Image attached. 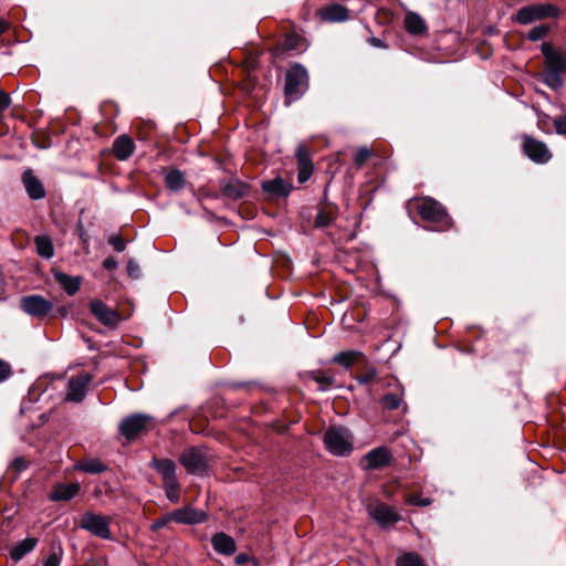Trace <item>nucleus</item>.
<instances>
[{
    "label": "nucleus",
    "instance_id": "f257e3e1",
    "mask_svg": "<svg viewBox=\"0 0 566 566\" xmlns=\"http://www.w3.org/2000/svg\"><path fill=\"white\" fill-rule=\"evenodd\" d=\"M542 53L545 57L544 83L553 90L563 86V74L566 73V52L555 50L548 42L542 44Z\"/></svg>",
    "mask_w": 566,
    "mask_h": 566
},
{
    "label": "nucleus",
    "instance_id": "f03ea898",
    "mask_svg": "<svg viewBox=\"0 0 566 566\" xmlns=\"http://www.w3.org/2000/svg\"><path fill=\"white\" fill-rule=\"evenodd\" d=\"M308 87V74L301 64L292 65L285 74V104L300 99Z\"/></svg>",
    "mask_w": 566,
    "mask_h": 566
},
{
    "label": "nucleus",
    "instance_id": "7ed1b4c3",
    "mask_svg": "<svg viewBox=\"0 0 566 566\" xmlns=\"http://www.w3.org/2000/svg\"><path fill=\"white\" fill-rule=\"evenodd\" d=\"M324 444L333 455L345 457L353 451V437L344 427H331L324 433Z\"/></svg>",
    "mask_w": 566,
    "mask_h": 566
},
{
    "label": "nucleus",
    "instance_id": "20e7f679",
    "mask_svg": "<svg viewBox=\"0 0 566 566\" xmlns=\"http://www.w3.org/2000/svg\"><path fill=\"white\" fill-rule=\"evenodd\" d=\"M155 427L154 418L146 413H133L122 419L118 431L127 440L148 432Z\"/></svg>",
    "mask_w": 566,
    "mask_h": 566
},
{
    "label": "nucleus",
    "instance_id": "39448f33",
    "mask_svg": "<svg viewBox=\"0 0 566 566\" xmlns=\"http://www.w3.org/2000/svg\"><path fill=\"white\" fill-rule=\"evenodd\" d=\"M179 462L188 473L202 475L208 469V454L205 448H188L180 454Z\"/></svg>",
    "mask_w": 566,
    "mask_h": 566
},
{
    "label": "nucleus",
    "instance_id": "423d86ee",
    "mask_svg": "<svg viewBox=\"0 0 566 566\" xmlns=\"http://www.w3.org/2000/svg\"><path fill=\"white\" fill-rule=\"evenodd\" d=\"M111 518L93 512H85L80 520V527L103 539H109L112 532L109 528Z\"/></svg>",
    "mask_w": 566,
    "mask_h": 566
},
{
    "label": "nucleus",
    "instance_id": "0eeeda50",
    "mask_svg": "<svg viewBox=\"0 0 566 566\" xmlns=\"http://www.w3.org/2000/svg\"><path fill=\"white\" fill-rule=\"evenodd\" d=\"M558 13V9L553 4H532L520 9L515 20L521 24H528L544 18H556Z\"/></svg>",
    "mask_w": 566,
    "mask_h": 566
},
{
    "label": "nucleus",
    "instance_id": "6e6552de",
    "mask_svg": "<svg viewBox=\"0 0 566 566\" xmlns=\"http://www.w3.org/2000/svg\"><path fill=\"white\" fill-rule=\"evenodd\" d=\"M418 213L424 221L438 223L442 227L449 223V216L444 208L432 198H423L417 206Z\"/></svg>",
    "mask_w": 566,
    "mask_h": 566
},
{
    "label": "nucleus",
    "instance_id": "1a4fd4ad",
    "mask_svg": "<svg viewBox=\"0 0 566 566\" xmlns=\"http://www.w3.org/2000/svg\"><path fill=\"white\" fill-rule=\"evenodd\" d=\"M21 308L32 317L43 318L53 310V303L41 295H28L21 298Z\"/></svg>",
    "mask_w": 566,
    "mask_h": 566
},
{
    "label": "nucleus",
    "instance_id": "9d476101",
    "mask_svg": "<svg viewBox=\"0 0 566 566\" xmlns=\"http://www.w3.org/2000/svg\"><path fill=\"white\" fill-rule=\"evenodd\" d=\"M90 311L101 324L111 328L116 327L123 321L120 314L107 306L102 300H92Z\"/></svg>",
    "mask_w": 566,
    "mask_h": 566
},
{
    "label": "nucleus",
    "instance_id": "9b49d317",
    "mask_svg": "<svg viewBox=\"0 0 566 566\" xmlns=\"http://www.w3.org/2000/svg\"><path fill=\"white\" fill-rule=\"evenodd\" d=\"M220 191L223 198L237 201L250 196L251 187L235 177L220 180Z\"/></svg>",
    "mask_w": 566,
    "mask_h": 566
},
{
    "label": "nucleus",
    "instance_id": "f8f14e48",
    "mask_svg": "<svg viewBox=\"0 0 566 566\" xmlns=\"http://www.w3.org/2000/svg\"><path fill=\"white\" fill-rule=\"evenodd\" d=\"M93 377L87 373H82L76 377H71L67 381V391L65 400L81 402L87 392V388Z\"/></svg>",
    "mask_w": 566,
    "mask_h": 566
},
{
    "label": "nucleus",
    "instance_id": "ddd939ff",
    "mask_svg": "<svg viewBox=\"0 0 566 566\" xmlns=\"http://www.w3.org/2000/svg\"><path fill=\"white\" fill-rule=\"evenodd\" d=\"M523 150L532 161L537 164H546L552 158L546 144L530 136L524 137Z\"/></svg>",
    "mask_w": 566,
    "mask_h": 566
},
{
    "label": "nucleus",
    "instance_id": "4468645a",
    "mask_svg": "<svg viewBox=\"0 0 566 566\" xmlns=\"http://www.w3.org/2000/svg\"><path fill=\"white\" fill-rule=\"evenodd\" d=\"M369 514L381 527L392 525L400 520V515L392 507L384 503L370 505Z\"/></svg>",
    "mask_w": 566,
    "mask_h": 566
},
{
    "label": "nucleus",
    "instance_id": "2eb2a0df",
    "mask_svg": "<svg viewBox=\"0 0 566 566\" xmlns=\"http://www.w3.org/2000/svg\"><path fill=\"white\" fill-rule=\"evenodd\" d=\"M170 517L179 524H200L207 521L208 515L192 506H184L170 512Z\"/></svg>",
    "mask_w": 566,
    "mask_h": 566
},
{
    "label": "nucleus",
    "instance_id": "dca6fc26",
    "mask_svg": "<svg viewBox=\"0 0 566 566\" xmlns=\"http://www.w3.org/2000/svg\"><path fill=\"white\" fill-rule=\"evenodd\" d=\"M392 454L386 447H377L367 452L364 457L366 469L377 470L387 467L392 461Z\"/></svg>",
    "mask_w": 566,
    "mask_h": 566
},
{
    "label": "nucleus",
    "instance_id": "f3484780",
    "mask_svg": "<svg viewBox=\"0 0 566 566\" xmlns=\"http://www.w3.org/2000/svg\"><path fill=\"white\" fill-rule=\"evenodd\" d=\"M22 182L30 199L40 200L45 197L46 192L42 181L33 174L31 169H27L22 174Z\"/></svg>",
    "mask_w": 566,
    "mask_h": 566
},
{
    "label": "nucleus",
    "instance_id": "a211bd4d",
    "mask_svg": "<svg viewBox=\"0 0 566 566\" xmlns=\"http://www.w3.org/2000/svg\"><path fill=\"white\" fill-rule=\"evenodd\" d=\"M292 186L281 177L262 182V190L271 197H286L290 195Z\"/></svg>",
    "mask_w": 566,
    "mask_h": 566
},
{
    "label": "nucleus",
    "instance_id": "6ab92c4d",
    "mask_svg": "<svg viewBox=\"0 0 566 566\" xmlns=\"http://www.w3.org/2000/svg\"><path fill=\"white\" fill-rule=\"evenodd\" d=\"M134 150V140L127 135L118 136L113 143V154L118 160H127Z\"/></svg>",
    "mask_w": 566,
    "mask_h": 566
},
{
    "label": "nucleus",
    "instance_id": "aec40b11",
    "mask_svg": "<svg viewBox=\"0 0 566 566\" xmlns=\"http://www.w3.org/2000/svg\"><path fill=\"white\" fill-rule=\"evenodd\" d=\"M295 156L298 164V180L305 182L312 175L313 164L307 153V149L300 145L296 148Z\"/></svg>",
    "mask_w": 566,
    "mask_h": 566
},
{
    "label": "nucleus",
    "instance_id": "412c9836",
    "mask_svg": "<svg viewBox=\"0 0 566 566\" xmlns=\"http://www.w3.org/2000/svg\"><path fill=\"white\" fill-rule=\"evenodd\" d=\"M211 544L213 549L221 555L230 556L237 549L234 539L223 532L214 534L211 538Z\"/></svg>",
    "mask_w": 566,
    "mask_h": 566
},
{
    "label": "nucleus",
    "instance_id": "4be33fe9",
    "mask_svg": "<svg viewBox=\"0 0 566 566\" xmlns=\"http://www.w3.org/2000/svg\"><path fill=\"white\" fill-rule=\"evenodd\" d=\"M150 467L157 470V472L161 475L164 483L177 480L176 464L174 461L169 459L153 458L150 461Z\"/></svg>",
    "mask_w": 566,
    "mask_h": 566
},
{
    "label": "nucleus",
    "instance_id": "5701e85b",
    "mask_svg": "<svg viewBox=\"0 0 566 566\" xmlns=\"http://www.w3.org/2000/svg\"><path fill=\"white\" fill-rule=\"evenodd\" d=\"M38 545V539L35 537H28L19 543H17L10 551V558L13 562L21 560L27 554L32 552Z\"/></svg>",
    "mask_w": 566,
    "mask_h": 566
},
{
    "label": "nucleus",
    "instance_id": "b1692460",
    "mask_svg": "<svg viewBox=\"0 0 566 566\" xmlns=\"http://www.w3.org/2000/svg\"><path fill=\"white\" fill-rule=\"evenodd\" d=\"M405 389L402 386L397 385L395 389L387 392L381 398V406L388 410L398 409L403 402Z\"/></svg>",
    "mask_w": 566,
    "mask_h": 566
},
{
    "label": "nucleus",
    "instance_id": "393cba45",
    "mask_svg": "<svg viewBox=\"0 0 566 566\" xmlns=\"http://www.w3.org/2000/svg\"><path fill=\"white\" fill-rule=\"evenodd\" d=\"M54 279L69 295H74L81 285L78 276H70L63 272H54Z\"/></svg>",
    "mask_w": 566,
    "mask_h": 566
},
{
    "label": "nucleus",
    "instance_id": "a878e982",
    "mask_svg": "<svg viewBox=\"0 0 566 566\" xmlns=\"http://www.w3.org/2000/svg\"><path fill=\"white\" fill-rule=\"evenodd\" d=\"M322 19L329 22H342L348 17V10L340 4H332L321 11Z\"/></svg>",
    "mask_w": 566,
    "mask_h": 566
},
{
    "label": "nucleus",
    "instance_id": "bb28decb",
    "mask_svg": "<svg viewBox=\"0 0 566 566\" xmlns=\"http://www.w3.org/2000/svg\"><path fill=\"white\" fill-rule=\"evenodd\" d=\"M36 253L44 259L54 256V245L49 235H36L34 238Z\"/></svg>",
    "mask_w": 566,
    "mask_h": 566
},
{
    "label": "nucleus",
    "instance_id": "cd10ccee",
    "mask_svg": "<svg viewBox=\"0 0 566 566\" xmlns=\"http://www.w3.org/2000/svg\"><path fill=\"white\" fill-rule=\"evenodd\" d=\"M405 28L411 34H421L426 31V23L419 14L409 12L405 18Z\"/></svg>",
    "mask_w": 566,
    "mask_h": 566
},
{
    "label": "nucleus",
    "instance_id": "c85d7f7f",
    "mask_svg": "<svg viewBox=\"0 0 566 566\" xmlns=\"http://www.w3.org/2000/svg\"><path fill=\"white\" fill-rule=\"evenodd\" d=\"M80 491L77 483H71L67 485H59L52 493L51 499L54 501H69L73 499Z\"/></svg>",
    "mask_w": 566,
    "mask_h": 566
},
{
    "label": "nucleus",
    "instance_id": "c756f323",
    "mask_svg": "<svg viewBox=\"0 0 566 566\" xmlns=\"http://www.w3.org/2000/svg\"><path fill=\"white\" fill-rule=\"evenodd\" d=\"M166 187L172 191L180 190L185 185V177L180 170H171L165 176Z\"/></svg>",
    "mask_w": 566,
    "mask_h": 566
},
{
    "label": "nucleus",
    "instance_id": "7c9ffc66",
    "mask_svg": "<svg viewBox=\"0 0 566 566\" xmlns=\"http://www.w3.org/2000/svg\"><path fill=\"white\" fill-rule=\"evenodd\" d=\"M77 470L90 474H97L106 471V465L97 459H88L75 467Z\"/></svg>",
    "mask_w": 566,
    "mask_h": 566
},
{
    "label": "nucleus",
    "instance_id": "2f4dec72",
    "mask_svg": "<svg viewBox=\"0 0 566 566\" xmlns=\"http://www.w3.org/2000/svg\"><path fill=\"white\" fill-rule=\"evenodd\" d=\"M335 212L332 206H325L321 208L315 218L316 227H327L335 220Z\"/></svg>",
    "mask_w": 566,
    "mask_h": 566
},
{
    "label": "nucleus",
    "instance_id": "473e14b6",
    "mask_svg": "<svg viewBox=\"0 0 566 566\" xmlns=\"http://www.w3.org/2000/svg\"><path fill=\"white\" fill-rule=\"evenodd\" d=\"M396 566H426L422 557L413 552L397 557Z\"/></svg>",
    "mask_w": 566,
    "mask_h": 566
},
{
    "label": "nucleus",
    "instance_id": "72a5a7b5",
    "mask_svg": "<svg viewBox=\"0 0 566 566\" xmlns=\"http://www.w3.org/2000/svg\"><path fill=\"white\" fill-rule=\"evenodd\" d=\"M359 356H361V353L359 352H342L333 358V361L344 366L345 368H349Z\"/></svg>",
    "mask_w": 566,
    "mask_h": 566
},
{
    "label": "nucleus",
    "instance_id": "f704fd0d",
    "mask_svg": "<svg viewBox=\"0 0 566 566\" xmlns=\"http://www.w3.org/2000/svg\"><path fill=\"white\" fill-rule=\"evenodd\" d=\"M63 558V547L61 544L51 547L49 556L42 566H60Z\"/></svg>",
    "mask_w": 566,
    "mask_h": 566
},
{
    "label": "nucleus",
    "instance_id": "c9c22d12",
    "mask_svg": "<svg viewBox=\"0 0 566 566\" xmlns=\"http://www.w3.org/2000/svg\"><path fill=\"white\" fill-rule=\"evenodd\" d=\"M166 497L171 503H178L180 499V484L178 480L164 483Z\"/></svg>",
    "mask_w": 566,
    "mask_h": 566
},
{
    "label": "nucleus",
    "instance_id": "e433bc0d",
    "mask_svg": "<svg viewBox=\"0 0 566 566\" xmlns=\"http://www.w3.org/2000/svg\"><path fill=\"white\" fill-rule=\"evenodd\" d=\"M371 156L373 150L367 146L359 147L354 157V164L356 168H361Z\"/></svg>",
    "mask_w": 566,
    "mask_h": 566
},
{
    "label": "nucleus",
    "instance_id": "4c0bfd02",
    "mask_svg": "<svg viewBox=\"0 0 566 566\" xmlns=\"http://www.w3.org/2000/svg\"><path fill=\"white\" fill-rule=\"evenodd\" d=\"M312 378L319 385V389L323 391L328 390L334 384V377L327 374H313Z\"/></svg>",
    "mask_w": 566,
    "mask_h": 566
},
{
    "label": "nucleus",
    "instance_id": "58836bf2",
    "mask_svg": "<svg viewBox=\"0 0 566 566\" xmlns=\"http://www.w3.org/2000/svg\"><path fill=\"white\" fill-rule=\"evenodd\" d=\"M548 32V27L546 25H536L534 28H532L527 34V39L530 41H538L541 39H543L544 36H546Z\"/></svg>",
    "mask_w": 566,
    "mask_h": 566
},
{
    "label": "nucleus",
    "instance_id": "ea45409f",
    "mask_svg": "<svg viewBox=\"0 0 566 566\" xmlns=\"http://www.w3.org/2000/svg\"><path fill=\"white\" fill-rule=\"evenodd\" d=\"M30 465V462L25 460L23 457H17L10 464V470L14 471L17 474L27 470Z\"/></svg>",
    "mask_w": 566,
    "mask_h": 566
},
{
    "label": "nucleus",
    "instance_id": "a19ab883",
    "mask_svg": "<svg viewBox=\"0 0 566 566\" xmlns=\"http://www.w3.org/2000/svg\"><path fill=\"white\" fill-rule=\"evenodd\" d=\"M553 125L558 135L566 137V114L555 117Z\"/></svg>",
    "mask_w": 566,
    "mask_h": 566
},
{
    "label": "nucleus",
    "instance_id": "79ce46f5",
    "mask_svg": "<svg viewBox=\"0 0 566 566\" xmlns=\"http://www.w3.org/2000/svg\"><path fill=\"white\" fill-rule=\"evenodd\" d=\"M108 243L117 252H123L126 249L125 241L117 234H113L108 238Z\"/></svg>",
    "mask_w": 566,
    "mask_h": 566
},
{
    "label": "nucleus",
    "instance_id": "37998d69",
    "mask_svg": "<svg viewBox=\"0 0 566 566\" xmlns=\"http://www.w3.org/2000/svg\"><path fill=\"white\" fill-rule=\"evenodd\" d=\"M127 273L133 279H138L140 276V268L136 260H134V259L128 260Z\"/></svg>",
    "mask_w": 566,
    "mask_h": 566
},
{
    "label": "nucleus",
    "instance_id": "c03bdc74",
    "mask_svg": "<svg viewBox=\"0 0 566 566\" xmlns=\"http://www.w3.org/2000/svg\"><path fill=\"white\" fill-rule=\"evenodd\" d=\"M431 502L432 501L429 497L423 499L417 494H411L408 497V503L411 505H417V506H428L431 504Z\"/></svg>",
    "mask_w": 566,
    "mask_h": 566
},
{
    "label": "nucleus",
    "instance_id": "a18cd8bd",
    "mask_svg": "<svg viewBox=\"0 0 566 566\" xmlns=\"http://www.w3.org/2000/svg\"><path fill=\"white\" fill-rule=\"evenodd\" d=\"M172 521V518L170 517V513L161 516L160 518L156 520L153 522L150 528L151 531L156 532V531H159L160 528H163L164 526H166V524L168 522Z\"/></svg>",
    "mask_w": 566,
    "mask_h": 566
},
{
    "label": "nucleus",
    "instance_id": "49530a36",
    "mask_svg": "<svg viewBox=\"0 0 566 566\" xmlns=\"http://www.w3.org/2000/svg\"><path fill=\"white\" fill-rule=\"evenodd\" d=\"M11 374V367L8 363L0 359V381L6 380Z\"/></svg>",
    "mask_w": 566,
    "mask_h": 566
},
{
    "label": "nucleus",
    "instance_id": "de8ad7c7",
    "mask_svg": "<svg viewBox=\"0 0 566 566\" xmlns=\"http://www.w3.org/2000/svg\"><path fill=\"white\" fill-rule=\"evenodd\" d=\"M376 377V370H369L365 375L359 376L357 379L360 384H368Z\"/></svg>",
    "mask_w": 566,
    "mask_h": 566
},
{
    "label": "nucleus",
    "instance_id": "09e8293b",
    "mask_svg": "<svg viewBox=\"0 0 566 566\" xmlns=\"http://www.w3.org/2000/svg\"><path fill=\"white\" fill-rule=\"evenodd\" d=\"M118 263L113 256H108L104 260L103 266L108 271H113L117 268Z\"/></svg>",
    "mask_w": 566,
    "mask_h": 566
},
{
    "label": "nucleus",
    "instance_id": "8fccbe9b",
    "mask_svg": "<svg viewBox=\"0 0 566 566\" xmlns=\"http://www.w3.org/2000/svg\"><path fill=\"white\" fill-rule=\"evenodd\" d=\"M10 106V97L4 92L0 91V111Z\"/></svg>",
    "mask_w": 566,
    "mask_h": 566
},
{
    "label": "nucleus",
    "instance_id": "3c124183",
    "mask_svg": "<svg viewBox=\"0 0 566 566\" xmlns=\"http://www.w3.org/2000/svg\"><path fill=\"white\" fill-rule=\"evenodd\" d=\"M249 560H250V557L247 554H239L235 556V563L238 565L245 564Z\"/></svg>",
    "mask_w": 566,
    "mask_h": 566
},
{
    "label": "nucleus",
    "instance_id": "603ef678",
    "mask_svg": "<svg viewBox=\"0 0 566 566\" xmlns=\"http://www.w3.org/2000/svg\"><path fill=\"white\" fill-rule=\"evenodd\" d=\"M370 43L376 46V48H386V45L384 44V42L378 39V38H371L370 39Z\"/></svg>",
    "mask_w": 566,
    "mask_h": 566
},
{
    "label": "nucleus",
    "instance_id": "864d4df0",
    "mask_svg": "<svg viewBox=\"0 0 566 566\" xmlns=\"http://www.w3.org/2000/svg\"><path fill=\"white\" fill-rule=\"evenodd\" d=\"M7 29V23L0 19V35L6 31Z\"/></svg>",
    "mask_w": 566,
    "mask_h": 566
}]
</instances>
